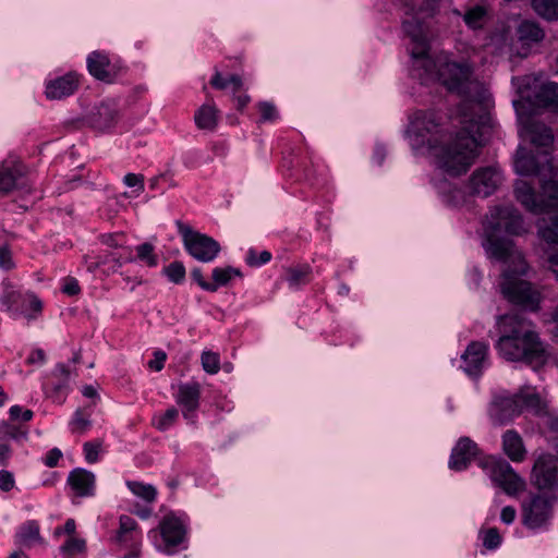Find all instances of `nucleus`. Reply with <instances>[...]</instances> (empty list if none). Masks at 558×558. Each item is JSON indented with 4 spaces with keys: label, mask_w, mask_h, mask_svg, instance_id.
<instances>
[{
    "label": "nucleus",
    "mask_w": 558,
    "mask_h": 558,
    "mask_svg": "<svg viewBox=\"0 0 558 558\" xmlns=\"http://www.w3.org/2000/svg\"><path fill=\"white\" fill-rule=\"evenodd\" d=\"M260 118L263 121H272L277 117V111L274 105L269 102H260L258 105Z\"/></svg>",
    "instance_id": "nucleus-46"
},
{
    "label": "nucleus",
    "mask_w": 558,
    "mask_h": 558,
    "mask_svg": "<svg viewBox=\"0 0 558 558\" xmlns=\"http://www.w3.org/2000/svg\"><path fill=\"white\" fill-rule=\"evenodd\" d=\"M541 398L537 393L521 389L518 392L497 393L489 404V416L495 424L505 425L522 414L524 410L538 411Z\"/></svg>",
    "instance_id": "nucleus-5"
},
{
    "label": "nucleus",
    "mask_w": 558,
    "mask_h": 558,
    "mask_svg": "<svg viewBox=\"0 0 558 558\" xmlns=\"http://www.w3.org/2000/svg\"><path fill=\"white\" fill-rule=\"evenodd\" d=\"M217 109L213 105H203L195 113L194 120L198 129L214 130L217 125Z\"/></svg>",
    "instance_id": "nucleus-26"
},
{
    "label": "nucleus",
    "mask_w": 558,
    "mask_h": 558,
    "mask_svg": "<svg viewBox=\"0 0 558 558\" xmlns=\"http://www.w3.org/2000/svg\"><path fill=\"white\" fill-rule=\"evenodd\" d=\"M412 125L418 135H423V131L430 133L437 126L432 114L425 112H418L415 114Z\"/></svg>",
    "instance_id": "nucleus-31"
},
{
    "label": "nucleus",
    "mask_w": 558,
    "mask_h": 558,
    "mask_svg": "<svg viewBox=\"0 0 558 558\" xmlns=\"http://www.w3.org/2000/svg\"><path fill=\"white\" fill-rule=\"evenodd\" d=\"M232 276H242L241 271L236 268L228 266L226 268H215L213 270V282L211 284L226 286L231 280Z\"/></svg>",
    "instance_id": "nucleus-33"
},
{
    "label": "nucleus",
    "mask_w": 558,
    "mask_h": 558,
    "mask_svg": "<svg viewBox=\"0 0 558 558\" xmlns=\"http://www.w3.org/2000/svg\"><path fill=\"white\" fill-rule=\"evenodd\" d=\"M539 236L547 244L545 250L548 269L558 280V216L550 225H545L539 230Z\"/></svg>",
    "instance_id": "nucleus-13"
},
{
    "label": "nucleus",
    "mask_w": 558,
    "mask_h": 558,
    "mask_svg": "<svg viewBox=\"0 0 558 558\" xmlns=\"http://www.w3.org/2000/svg\"><path fill=\"white\" fill-rule=\"evenodd\" d=\"M62 458V452L58 448H53L50 451H48L46 458H45V464L48 468H54L57 466L59 460Z\"/></svg>",
    "instance_id": "nucleus-51"
},
{
    "label": "nucleus",
    "mask_w": 558,
    "mask_h": 558,
    "mask_svg": "<svg viewBox=\"0 0 558 558\" xmlns=\"http://www.w3.org/2000/svg\"><path fill=\"white\" fill-rule=\"evenodd\" d=\"M118 119L117 108L107 102L100 104L89 116V123L98 130L111 128Z\"/></svg>",
    "instance_id": "nucleus-20"
},
{
    "label": "nucleus",
    "mask_w": 558,
    "mask_h": 558,
    "mask_svg": "<svg viewBox=\"0 0 558 558\" xmlns=\"http://www.w3.org/2000/svg\"><path fill=\"white\" fill-rule=\"evenodd\" d=\"M25 167L21 162H4L0 167V195L5 196L23 184Z\"/></svg>",
    "instance_id": "nucleus-14"
},
{
    "label": "nucleus",
    "mask_w": 558,
    "mask_h": 558,
    "mask_svg": "<svg viewBox=\"0 0 558 558\" xmlns=\"http://www.w3.org/2000/svg\"><path fill=\"white\" fill-rule=\"evenodd\" d=\"M484 15L485 9L483 7L475 5L465 12L464 21L468 25L477 27Z\"/></svg>",
    "instance_id": "nucleus-38"
},
{
    "label": "nucleus",
    "mask_w": 558,
    "mask_h": 558,
    "mask_svg": "<svg viewBox=\"0 0 558 558\" xmlns=\"http://www.w3.org/2000/svg\"><path fill=\"white\" fill-rule=\"evenodd\" d=\"M137 524L134 519L129 515L120 517V526L117 533V539L119 542L129 541L128 534L136 529Z\"/></svg>",
    "instance_id": "nucleus-36"
},
{
    "label": "nucleus",
    "mask_w": 558,
    "mask_h": 558,
    "mask_svg": "<svg viewBox=\"0 0 558 558\" xmlns=\"http://www.w3.org/2000/svg\"><path fill=\"white\" fill-rule=\"evenodd\" d=\"M89 407L76 410L71 422L72 432L82 434L92 425Z\"/></svg>",
    "instance_id": "nucleus-30"
},
{
    "label": "nucleus",
    "mask_w": 558,
    "mask_h": 558,
    "mask_svg": "<svg viewBox=\"0 0 558 558\" xmlns=\"http://www.w3.org/2000/svg\"><path fill=\"white\" fill-rule=\"evenodd\" d=\"M68 484L75 492L76 496H90L94 492L95 475L85 469H75L70 472Z\"/></svg>",
    "instance_id": "nucleus-17"
},
{
    "label": "nucleus",
    "mask_w": 558,
    "mask_h": 558,
    "mask_svg": "<svg viewBox=\"0 0 558 558\" xmlns=\"http://www.w3.org/2000/svg\"><path fill=\"white\" fill-rule=\"evenodd\" d=\"M10 417L12 421H16L22 417V408L20 405H13L10 409Z\"/></svg>",
    "instance_id": "nucleus-62"
},
{
    "label": "nucleus",
    "mask_w": 558,
    "mask_h": 558,
    "mask_svg": "<svg viewBox=\"0 0 558 558\" xmlns=\"http://www.w3.org/2000/svg\"><path fill=\"white\" fill-rule=\"evenodd\" d=\"M484 466L488 469L490 478L508 495L524 490L525 482L513 471L511 465L502 459L489 458Z\"/></svg>",
    "instance_id": "nucleus-8"
},
{
    "label": "nucleus",
    "mask_w": 558,
    "mask_h": 558,
    "mask_svg": "<svg viewBox=\"0 0 558 558\" xmlns=\"http://www.w3.org/2000/svg\"><path fill=\"white\" fill-rule=\"evenodd\" d=\"M13 474L7 470L0 471V490L8 493L14 487Z\"/></svg>",
    "instance_id": "nucleus-45"
},
{
    "label": "nucleus",
    "mask_w": 558,
    "mask_h": 558,
    "mask_svg": "<svg viewBox=\"0 0 558 558\" xmlns=\"http://www.w3.org/2000/svg\"><path fill=\"white\" fill-rule=\"evenodd\" d=\"M523 136L536 147L549 148L554 143L551 128L535 117H527L523 121Z\"/></svg>",
    "instance_id": "nucleus-12"
},
{
    "label": "nucleus",
    "mask_w": 558,
    "mask_h": 558,
    "mask_svg": "<svg viewBox=\"0 0 558 558\" xmlns=\"http://www.w3.org/2000/svg\"><path fill=\"white\" fill-rule=\"evenodd\" d=\"M62 291L65 294L73 296V295H77L80 293L81 288L78 286V282L75 279L69 278V279H66V282L63 286Z\"/></svg>",
    "instance_id": "nucleus-53"
},
{
    "label": "nucleus",
    "mask_w": 558,
    "mask_h": 558,
    "mask_svg": "<svg viewBox=\"0 0 558 558\" xmlns=\"http://www.w3.org/2000/svg\"><path fill=\"white\" fill-rule=\"evenodd\" d=\"M100 450V444L99 442H85L84 444V452L85 458L89 463H94L98 459V453Z\"/></svg>",
    "instance_id": "nucleus-44"
},
{
    "label": "nucleus",
    "mask_w": 558,
    "mask_h": 558,
    "mask_svg": "<svg viewBox=\"0 0 558 558\" xmlns=\"http://www.w3.org/2000/svg\"><path fill=\"white\" fill-rule=\"evenodd\" d=\"M109 262H114L118 266H121V256H116L114 254H108L105 256V258L100 262L102 264H107Z\"/></svg>",
    "instance_id": "nucleus-63"
},
{
    "label": "nucleus",
    "mask_w": 558,
    "mask_h": 558,
    "mask_svg": "<svg viewBox=\"0 0 558 558\" xmlns=\"http://www.w3.org/2000/svg\"><path fill=\"white\" fill-rule=\"evenodd\" d=\"M78 80L76 75L68 73L54 81H51L46 87V95L51 99H60L74 93L77 88Z\"/></svg>",
    "instance_id": "nucleus-19"
},
{
    "label": "nucleus",
    "mask_w": 558,
    "mask_h": 558,
    "mask_svg": "<svg viewBox=\"0 0 558 558\" xmlns=\"http://www.w3.org/2000/svg\"><path fill=\"white\" fill-rule=\"evenodd\" d=\"M487 348L481 342H472L462 355L464 371L469 375H478L486 356Z\"/></svg>",
    "instance_id": "nucleus-18"
},
{
    "label": "nucleus",
    "mask_w": 558,
    "mask_h": 558,
    "mask_svg": "<svg viewBox=\"0 0 558 558\" xmlns=\"http://www.w3.org/2000/svg\"><path fill=\"white\" fill-rule=\"evenodd\" d=\"M179 415V412L175 408L168 409L162 416L159 417L158 422L156 423V428L160 430L167 429L169 426H171L177 417Z\"/></svg>",
    "instance_id": "nucleus-41"
},
{
    "label": "nucleus",
    "mask_w": 558,
    "mask_h": 558,
    "mask_svg": "<svg viewBox=\"0 0 558 558\" xmlns=\"http://www.w3.org/2000/svg\"><path fill=\"white\" fill-rule=\"evenodd\" d=\"M29 300V308L35 313V315H28V318H35L36 315L40 314L43 311V303L34 294L28 295Z\"/></svg>",
    "instance_id": "nucleus-55"
},
{
    "label": "nucleus",
    "mask_w": 558,
    "mask_h": 558,
    "mask_svg": "<svg viewBox=\"0 0 558 558\" xmlns=\"http://www.w3.org/2000/svg\"><path fill=\"white\" fill-rule=\"evenodd\" d=\"M128 487L134 495L143 498L147 502H153L156 499L157 490L151 485L141 482H128Z\"/></svg>",
    "instance_id": "nucleus-29"
},
{
    "label": "nucleus",
    "mask_w": 558,
    "mask_h": 558,
    "mask_svg": "<svg viewBox=\"0 0 558 558\" xmlns=\"http://www.w3.org/2000/svg\"><path fill=\"white\" fill-rule=\"evenodd\" d=\"M531 4L535 13L544 20H558V0H532Z\"/></svg>",
    "instance_id": "nucleus-27"
},
{
    "label": "nucleus",
    "mask_w": 558,
    "mask_h": 558,
    "mask_svg": "<svg viewBox=\"0 0 558 558\" xmlns=\"http://www.w3.org/2000/svg\"><path fill=\"white\" fill-rule=\"evenodd\" d=\"M501 183V175L494 167L480 168L473 172L469 181L471 195L488 197Z\"/></svg>",
    "instance_id": "nucleus-10"
},
{
    "label": "nucleus",
    "mask_w": 558,
    "mask_h": 558,
    "mask_svg": "<svg viewBox=\"0 0 558 558\" xmlns=\"http://www.w3.org/2000/svg\"><path fill=\"white\" fill-rule=\"evenodd\" d=\"M502 448L507 457L513 462H521L525 459L526 449L523 439L513 429H509L504 434Z\"/></svg>",
    "instance_id": "nucleus-21"
},
{
    "label": "nucleus",
    "mask_w": 558,
    "mask_h": 558,
    "mask_svg": "<svg viewBox=\"0 0 558 558\" xmlns=\"http://www.w3.org/2000/svg\"><path fill=\"white\" fill-rule=\"evenodd\" d=\"M124 183L128 186H137L140 191H144V175L143 174H135V173H128L124 177Z\"/></svg>",
    "instance_id": "nucleus-49"
},
{
    "label": "nucleus",
    "mask_w": 558,
    "mask_h": 558,
    "mask_svg": "<svg viewBox=\"0 0 558 558\" xmlns=\"http://www.w3.org/2000/svg\"><path fill=\"white\" fill-rule=\"evenodd\" d=\"M531 483L539 490L553 489L558 484V465L556 456L543 452L534 461Z\"/></svg>",
    "instance_id": "nucleus-9"
},
{
    "label": "nucleus",
    "mask_w": 558,
    "mask_h": 558,
    "mask_svg": "<svg viewBox=\"0 0 558 558\" xmlns=\"http://www.w3.org/2000/svg\"><path fill=\"white\" fill-rule=\"evenodd\" d=\"M20 298V294L17 292H9L4 299H3V303L8 305L9 308H11V306L16 303L17 299Z\"/></svg>",
    "instance_id": "nucleus-59"
},
{
    "label": "nucleus",
    "mask_w": 558,
    "mask_h": 558,
    "mask_svg": "<svg viewBox=\"0 0 558 558\" xmlns=\"http://www.w3.org/2000/svg\"><path fill=\"white\" fill-rule=\"evenodd\" d=\"M501 542V537L498 533V530L495 527H492L485 532L484 538H483V545L487 549H495L499 546Z\"/></svg>",
    "instance_id": "nucleus-42"
},
{
    "label": "nucleus",
    "mask_w": 558,
    "mask_h": 558,
    "mask_svg": "<svg viewBox=\"0 0 558 558\" xmlns=\"http://www.w3.org/2000/svg\"><path fill=\"white\" fill-rule=\"evenodd\" d=\"M177 226L182 235L186 251L194 258L206 263L213 260L220 252L219 243L213 238L194 231L182 221H178Z\"/></svg>",
    "instance_id": "nucleus-6"
},
{
    "label": "nucleus",
    "mask_w": 558,
    "mask_h": 558,
    "mask_svg": "<svg viewBox=\"0 0 558 558\" xmlns=\"http://www.w3.org/2000/svg\"><path fill=\"white\" fill-rule=\"evenodd\" d=\"M271 258V254L268 252V251H263L259 255V259L256 260L255 259V252L254 251H250V254H248V257H247V263L250 265H260V264H265L267 262H269Z\"/></svg>",
    "instance_id": "nucleus-52"
},
{
    "label": "nucleus",
    "mask_w": 558,
    "mask_h": 558,
    "mask_svg": "<svg viewBox=\"0 0 558 558\" xmlns=\"http://www.w3.org/2000/svg\"><path fill=\"white\" fill-rule=\"evenodd\" d=\"M202 365L206 373L208 374H216L220 369V359L219 354L211 352V351H205L202 354Z\"/></svg>",
    "instance_id": "nucleus-34"
},
{
    "label": "nucleus",
    "mask_w": 558,
    "mask_h": 558,
    "mask_svg": "<svg viewBox=\"0 0 558 558\" xmlns=\"http://www.w3.org/2000/svg\"><path fill=\"white\" fill-rule=\"evenodd\" d=\"M514 167L517 172L522 175L537 174L539 172V163L533 153L525 147L518 148Z\"/></svg>",
    "instance_id": "nucleus-23"
},
{
    "label": "nucleus",
    "mask_w": 558,
    "mask_h": 558,
    "mask_svg": "<svg viewBox=\"0 0 558 558\" xmlns=\"http://www.w3.org/2000/svg\"><path fill=\"white\" fill-rule=\"evenodd\" d=\"M308 272H310L308 266H304L301 268H289L287 270V274H288L287 279L290 282V284L296 286L304 281V278L308 275Z\"/></svg>",
    "instance_id": "nucleus-40"
},
{
    "label": "nucleus",
    "mask_w": 558,
    "mask_h": 558,
    "mask_svg": "<svg viewBox=\"0 0 558 558\" xmlns=\"http://www.w3.org/2000/svg\"><path fill=\"white\" fill-rule=\"evenodd\" d=\"M488 233V252L494 258L505 263L501 293L511 303L535 312L539 307L541 293L529 281L522 280L527 271V264L522 253L511 240L498 238L497 233L520 234L523 231V219L513 205L495 206L489 209L484 221Z\"/></svg>",
    "instance_id": "nucleus-2"
},
{
    "label": "nucleus",
    "mask_w": 558,
    "mask_h": 558,
    "mask_svg": "<svg viewBox=\"0 0 558 558\" xmlns=\"http://www.w3.org/2000/svg\"><path fill=\"white\" fill-rule=\"evenodd\" d=\"M501 336L497 342L500 355L507 361L524 362L537 369L546 362V351L531 320L519 313L499 317Z\"/></svg>",
    "instance_id": "nucleus-3"
},
{
    "label": "nucleus",
    "mask_w": 558,
    "mask_h": 558,
    "mask_svg": "<svg viewBox=\"0 0 558 558\" xmlns=\"http://www.w3.org/2000/svg\"><path fill=\"white\" fill-rule=\"evenodd\" d=\"M45 361V352L41 349H37L32 352L29 357L27 359V362L29 364H34L37 362H44Z\"/></svg>",
    "instance_id": "nucleus-58"
},
{
    "label": "nucleus",
    "mask_w": 558,
    "mask_h": 558,
    "mask_svg": "<svg viewBox=\"0 0 558 558\" xmlns=\"http://www.w3.org/2000/svg\"><path fill=\"white\" fill-rule=\"evenodd\" d=\"M210 84L213 87L217 88V89H225L227 88L228 84H229V80H225L220 72H216V74L213 76L211 81H210Z\"/></svg>",
    "instance_id": "nucleus-57"
},
{
    "label": "nucleus",
    "mask_w": 558,
    "mask_h": 558,
    "mask_svg": "<svg viewBox=\"0 0 558 558\" xmlns=\"http://www.w3.org/2000/svg\"><path fill=\"white\" fill-rule=\"evenodd\" d=\"M138 259L145 262L148 266L157 265V256L154 254V246L150 243H143L136 247Z\"/></svg>",
    "instance_id": "nucleus-37"
},
{
    "label": "nucleus",
    "mask_w": 558,
    "mask_h": 558,
    "mask_svg": "<svg viewBox=\"0 0 558 558\" xmlns=\"http://www.w3.org/2000/svg\"><path fill=\"white\" fill-rule=\"evenodd\" d=\"M154 360L148 362V367L153 371L159 372L163 368V363L167 360V354L163 351H156L154 353Z\"/></svg>",
    "instance_id": "nucleus-48"
},
{
    "label": "nucleus",
    "mask_w": 558,
    "mask_h": 558,
    "mask_svg": "<svg viewBox=\"0 0 558 558\" xmlns=\"http://www.w3.org/2000/svg\"><path fill=\"white\" fill-rule=\"evenodd\" d=\"M477 445L468 437L461 438L452 450L449 466L454 471L465 469L477 454Z\"/></svg>",
    "instance_id": "nucleus-15"
},
{
    "label": "nucleus",
    "mask_w": 558,
    "mask_h": 558,
    "mask_svg": "<svg viewBox=\"0 0 558 558\" xmlns=\"http://www.w3.org/2000/svg\"><path fill=\"white\" fill-rule=\"evenodd\" d=\"M553 499L539 494L531 495L521 506L522 524L530 530L546 527L553 517Z\"/></svg>",
    "instance_id": "nucleus-7"
},
{
    "label": "nucleus",
    "mask_w": 558,
    "mask_h": 558,
    "mask_svg": "<svg viewBox=\"0 0 558 558\" xmlns=\"http://www.w3.org/2000/svg\"><path fill=\"white\" fill-rule=\"evenodd\" d=\"M515 514V509L511 506H507L501 510L500 518L502 522H505L506 524H510L514 521Z\"/></svg>",
    "instance_id": "nucleus-56"
},
{
    "label": "nucleus",
    "mask_w": 558,
    "mask_h": 558,
    "mask_svg": "<svg viewBox=\"0 0 558 558\" xmlns=\"http://www.w3.org/2000/svg\"><path fill=\"white\" fill-rule=\"evenodd\" d=\"M229 83L233 85V90L239 92L242 88V80L239 75L232 74L229 78Z\"/></svg>",
    "instance_id": "nucleus-61"
},
{
    "label": "nucleus",
    "mask_w": 558,
    "mask_h": 558,
    "mask_svg": "<svg viewBox=\"0 0 558 558\" xmlns=\"http://www.w3.org/2000/svg\"><path fill=\"white\" fill-rule=\"evenodd\" d=\"M518 37L522 41L539 43L544 39L545 32L537 22L524 20L518 26Z\"/></svg>",
    "instance_id": "nucleus-25"
},
{
    "label": "nucleus",
    "mask_w": 558,
    "mask_h": 558,
    "mask_svg": "<svg viewBox=\"0 0 558 558\" xmlns=\"http://www.w3.org/2000/svg\"><path fill=\"white\" fill-rule=\"evenodd\" d=\"M236 100V107L239 110H242L250 101V97L246 96V95H243V96H238L235 98Z\"/></svg>",
    "instance_id": "nucleus-64"
},
{
    "label": "nucleus",
    "mask_w": 558,
    "mask_h": 558,
    "mask_svg": "<svg viewBox=\"0 0 558 558\" xmlns=\"http://www.w3.org/2000/svg\"><path fill=\"white\" fill-rule=\"evenodd\" d=\"M27 436V429H23L22 427L10 424L9 422H1L0 423V441L4 440L5 438L11 439H24Z\"/></svg>",
    "instance_id": "nucleus-32"
},
{
    "label": "nucleus",
    "mask_w": 558,
    "mask_h": 558,
    "mask_svg": "<svg viewBox=\"0 0 558 558\" xmlns=\"http://www.w3.org/2000/svg\"><path fill=\"white\" fill-rule=\"evenodd\" d=\"M19 543L31 547L34 542L43 543V538L39 533V525L36 521L26 522L16 535Z\"/></svg>",
    "instance_id": "nucleus-28"
},
{
    "label": "nucleus",
    "mask_w": 558,
    "mask_h": 558,
    "mask_svg": "<svg viewBox=\"0 0 558 558\" xmlns=\"http://www.w3.org/2000/svg\"><path fill=\"white\" fill-rule=\"evenodd\" d=\"M448 202L453 206H461L466 202V195L461 189L454 187L448 195Z\"/></svg>",
    "instance_id": "nucleus-47"
},
{
    "label": "nucleus",
    "mask_w": 558,
    "mask_h": 558,
    "mask_svg": "<svg viewBox=\"0 0 558 558\" xmlns=\"http://www.w3.org/2000/svg\"><path fill=\"white\" fill-rule=\"evenodd\" d=\"M11 453H12L11 447L5 442L0 441V465L1 466H7L9 464Z\"/></svg>",
    "instance_id": "nucleus-54"
},
{
    "label": "nucleus",
    "mask_w": 558,
    "mask_h": 558,
    "mask_svg": "<svg viewBox=\"0 0 558 558\" xmlns=\"http://www.w3.org/2000/svg\"><path fill=\"white\" fill-rule=\"evenodd\" d=\"M192 278L198 283V286L209 292L217 291V284H211L204 279L202 270L199 268H195L191 272Z\"/></svg>",
    "instance_id": "nucleus-43"
},
{
    "label": "nucleus",
    "mask_w": 558,
    "mask_h": 558,
    "mask_svg": "<svg viewBox=\"0 0 558 558\" xmlns=\"http://www.w3.org/2000/svg\"><path fill=\"white\" fill-rule=\"evenodd\" d=\"M109 64L108 57L97 51L92 52L87 59L89 73L100 81L110 82L111 76L107 70Z\"/></svg>",
    "instance_id": "nucleus-24"
},
{
    "label": "nucleus",
    "mask_w": 558,
    "mask_h": 558,
    "mask_svg": "<svg viewBox=\"0 0 558 558\" xmlns=\"http://www.w3.org/2000/svg\"><path fill=\"white\" fill-rule=\"evenodd\" d=\"M166 274L171 281L179 283L185 277V268L181 262H173L166 268Z\"/></svg>",
    "instance_id": "nucleus-39"
},
{
    "label": "nucleus",
    "mask_w": 558,
    "mask_h": 558,
    "mask_svg": "<svg viewBox=\"0 0 558 558\" xmlns=\"http://www.w3.org/2000/svg\"><path fill=\"white\" fill-rule=\"evenodd\" d=\"M14 264L12 260V255L10 250L7 246L0 247V267L9 270L13 268Z\"/></svg>",
    "instance_id": "nucleus-50"
},
{
    "label": "nucleus",
    "mask_w": 558,
    "mask_h": 558,
    "mask_svg": "<svg viewBox=\"0 0 558 558\" xmlns=\"http://www.w3.org/2000/svg\"><path fill=\"white\" fill-rule=\"evenodd\" d=\"M63 531L66 534H69L71 537H74L73 535L75 534V531H76L75 521L73 519H68L63 526Z\"/></svg>",
    "instance_id": "nucleus-60"
},
{
    "label": "nucleus",
    "mask_w": 558,
    "mask_h": 558,
    "mask_svg": "<svg viewBox=\"0 0 558 558\" xmlns=\"http://www.w3.org/2000/svg\"><path fill=\"white\" fill-rule=\"evenodd\" d=\"M159 527L167 547L178 546L184 541L186 531L178 517L173 514L165 515Z\"/></svg>",
    "instance_id": "nucleus-16"
},
{
    "label": "nucleus",
    "mask_w": 558,
    "mask_h": 558,
    "mask_svg": "<svg viewBox=\"0 0 558 558\" xmlns=\"http://www.w3.org/2000/svg\"><path fill=\"white\" fill-rule=\"evenodd\" d=\"M201 397V385L191 383L179 387L178 403L184 408V416L187 412H194L198 408Z\"/></svg>",
    "instance_id": "nucleus-22"
},
{
    "label": "nucleus",
    "mask_w": 558,
    "mask_h": 558,
    "mask_svg": "<svg viewBox=\"0 0 558 558\" xmlns=\"http://www.w3.org/2000/svg\"><path fill=\"white\" fill-rule=\"evenodd\" d=\"M529 83L523 87H520L522 98L530 101L533 106L545 108L555 112H558V84L557 83H545L535 88V90H529Z\"/></svg>",
    "instance_id": "nucleus-11"
},
{
    "label": "nucleus",
    "mask_w": 558,
    "mask_h": 558,
    "mask_svg": "<svg viewBox=\"0 0 558 558\" xmlns=\"http://www.w3.org/2000/svg\"><path fill=\"white\" fill-rule=\"evenodd\" d=\"M541 190L539 195H537L533 186L524 180H518L514 184L515 198L527 210L539 214L557 209L548 217V219L543 218L538 222V231L545 225H550L553 219L558 217V181L553 178L542 181Z\"/></svg>",
    "instance_id": "nucleus-4"
},
{
    "label": "nucleus",
    "mask_w": 558,
    "mask_h": 558,
    "mask_svg": "<svg viewBox=\"0 0 558 558\" xmlns=\"http://www.w3.org/2000/svg\"><path fill=\"white\" fill-rule=\"evenodd\" d=\"M405 14L411 19L403 21L404 32L415 43L412 56L415 66L424 71L426 80L439 81L450 93L463 99L462 112L465 117L462 128L457 132L454 140L442 147L439 156V166L450 175L457 177L465 173L478 156L482 136L488 128L487 114L478 119L469 118L466 110L473 105L481 107L486 99V88L473 77V70L466 62H454L446 56L432 58L428 56V44L424 36L423 25L415 16L420 10L415 0H400Z\"/></svg>",
    "instance_id": "nucleus-1"
},
{
    "label": "nucleus",
    "mask_w": 558,
    "mask_h": 558,
    "mask_svg": "<svg viewBox=\"0 0 558 558\" xmlns=\"http://www.w3.org/2000/svg\"><path fill=\"white\" fill-rule=\"evenodd\" d=\"M85 549V541L76 537H70L61 547V551L69 557L84 553Z\"/></svg>",
    "instance_id": "nucleus-35"
}]
</instances>
